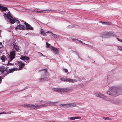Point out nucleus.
Masks as SVG:
<instances>
[{
    "label": "nucleus",
    "instance_id": "20e7f679",
    "mask_svg": "<svg viewBox=\"0 0 122 122\" xmlns=\"http://www.w3.org/2000/svg\"><path fill=\"white\" fill-rule=\"evenodd\" d=\"M24 106L25 107L30 108L33 109L38 108L41 107V105L36 104H24Z\"/></svg>",
    "mask_w": 122,
    "mask_h": 122
},
{
    "label": "nucleus",
    "instance_id": "1a4fd4ad",
    "mask_svg": "<svg viewBox=\"0 0 122 122\" xmlns=\"http://www.w3.org/2000/svg\"><path fill=\"white\" fill-rule=\"evenodd\" d=\"M6 71L5 70V69L3 66L0 67V71L2 73V75L3 76L5 77L6 76L5 75V72Z\"/></svg>",
    "mask_w": 122,
    "mask_h": 122
},
{
    "label": "nucleus",
    "instance_id": "a211bd4d",
    "mask_svg": "<svg viewBox=\"0 0 122 122\" xmlns=\"http://www.w3.org/2000/svg\"><path fill=\"white\" fill-rule=\"evenodd\" d=\"M20 59L24 61H28L29 59L28 57L24 56H21L20 57Z\"/></svg>",
    "mask_w": 122,
    "mask_h": 122
},
{
    "label": "nucleus",
    "instance_id": "cd10ccee",
    "mask_svg": "<svg viewBox=\"0 0 122 122\" xmlns=\"http://www.w3.org/2000/svg\"><path fill=\"white\" fill-rule=\"evenodd\" d=\"M6 57L5 56L3 55L1 57V60L3 62H4L5 61Z\"/></svg>",
    "mask_w": 122,
    "mask_h": 122
},
{
    "label": "nucleus",
    "instance_id": "de8ad7c7",
    "mask_svg": "<svg viewBox=\"0 0 122 122\" xmlns=\"http://www.w3.org/2000/svg\"><path fill=\"white\" fill-rule=\"evenodd\" d=\"M79 42H80V43H82V41H80V40H79Z\"/></svg>",
    "mask_w": 122,
    "mask_h": 122
},
{
    "label": "nucleus",
    "instance_id": "5701e85b",
    "mask_svg": "<svg viewBox=\"0 0 122 122\" xmlns=\"http://www.w3.org/2000/svg\"><path fill=\"white\" fill-rule=\"evenodd\" d=\"M113 77L112 76H107V81L113 80Z\"/></svg>",
    "mask_w": 122,
    "mask_h": 122
},
{
    "label": "nucleus",
    "instance_id": "c756f323",
    "mask_svg": "<svg viewBox=\"0 0 122 122\" xmlns=\"http://www.w3.org/2000/svg\"><path fill=\"white\" fill-rule=\"evenodd\" d=\"M11 61H10V60H8V63L7 64V65H11V66L13 65H14L13 64L9 63L10 62H11Z\"/></svg>",
    "mask_w": 122,
    "mask_h": 122
},
{
    "label": "nucleus",
    "instance_id": "f3484780",
    "mask_svg": "<svg viewBox=\"0 0 122 122\" xmlns=\"http://www.w3.org/2000/svg\"><path fill=\"white\" fill-rule=\"evenodd\" d=\"M15 68H14L13 69H11L9 70V71H6L5 72V76H6L7 74L9 73H11L13 72L15 70Z\"/></svg>",
    "mask_w": 122,
    "mask_h": 122
},
{
    "label": "nucleus",
    "instance_id": "f257e3e1",
    "mask_svg": "<svg viewBox=\"0 0 122 122\" xmlns=\"http://www.w3.org/2000/svg\"><path fill=\"white\" fill-rule=\"evenodd\" d=\"M119 88L118 87H113L110 88L106 92L108 95L113 96H116L119 95Z\"/></svg>",
    "mask_w": 122,
    "mask_h": 122
},
{
    "label": "nucleus",
    "instance_id": "58836bf2",
    "mask_svg": "<svg viewBox=\"0 0 122 122\" xmlns=\"http://www.w3.org/2000/svg\"><path fill=\"white\" fill-rule=\"evenodd\" d=\"M71 40H73L74 41H76L77 40L76 39H74V38H72V37H71Z\"/></svg>",
    "mask_w": 122,
    "mask_h": 122
},
{
    "label": "nucleus",
    "instance_id": "4c0bfd02",
    "mask_svg": "<svg viewBox=\"0 0 122 122\" xmlns=\"http://www.w3.org/2000/svg\"><path fill=\"white\" fill-rule=\"evenodd\" d=\"M78 79L79 81H81L82 79V78L81 77H80L78 78Z\"/></svg>",
    "mask_w": 122,
    "mask_h": 122
},
{
    "label": "nucleus",
    "instance_id": "4468645a",
    "mask_svg": "<svg viewBox=\"0 0 122 122\" xmlns=\"http://www.w3.org/2000/svg\"><path fill=\"white\" fill-rule=\"evenodd\" d=\"M10 21V23L11 24H13L15 23V22H19V21L17 20V19H14L13 17V18H11L8 19Z\"/></svg>",
    "mask_w": 122,
    "mask_h": 122
},
{
    "label": "nucleus",
    "instance_id": "9b49d317",
    "mask_svg": "<svg viewBox=\"0 0 122 122\" xmlns=\"http://www.w3.org/2000/svg\"><path fill=\"white\" fill-rule=\"evenodd\" d=\"M3 16L4 17L5 19H8L10 17L13 18V17L10 14L9 12L7 14H6V13H4Z\"/></svg>",
    "mask_w": 122,
    "mask_h": 122
},
{
    "label": "nucleus",
    "instance_id": "c9c22d12",
    "mask_svg": "<svg viewBox=\"0 0 122 122\" xmlns=\"http://www.w3.org/2000/svg\"><path fill=\"white\" fill-rule=\"evenodd\" d=\"M63 70L66 73L68 72V70L66 69H63Z\"/></svg>",
    "mask_w": 122,
    "mask_h": 122
},
{
    "label": "nucleus",
    "instance_id": "603ef678",
    "mask_svg": "<svg viewBox=\"0 0 122 122\" xmlns=\"http://www.w3.org/2000/svg\"><path fill=\"white\" fill-rule=\"evenodd\" d=\"M44 12L45 13H46V12Z\"/></svg>",
    "mask_w": 122,
    "mask_h": 122
},
{
    "label": "nucleus",
    "instance_id": "72a5a7b5",
    "mask_svg": "<svg viewBox=\"0 0 122 122\" xmlns=\"http://www.w3.org/2000/svg\"><path fill=\"white\" fill-rule=\"evenodd\" d=\"M46 47L47 48H48L51 47L50 45L48 43L46 42Z\"/></svg>",
    "mask_w": 122,
    "mask_h": 122
},
{
    "label": "nucleus",
    "instance_id": "49530a36",
    "mask_svg": "<svg viewBox=\"0 0 122 122\" xmlns=\"http://www.w3.org/2000/svg\"><path fill=\"white\" fill-rule=\"evenodd\" d=\"M51 32H50V31H48L46 32V33H51Z\"/></svg>",
    "mask_w": 122,
    "mask_h": 122
},
{
    "label": "nucleus",
    "instance_id": "4be33fe9",
    "mask_svg": "<svg viewBox=\"0 0 122 122\" xmlns=\"http://www.w3.org/2000/svg\"><path fill=\"white\" fill-rule=\"evenodd\" d=\"M81 117H71L70 118V120H74L76 119H80Z\"/></svg>",
    "mask_w": 122,
    "mask_h": 122
},
{
    "label": "nucleus",
    "instance_id": "09e8293b",
    "mask_svg": "<svg viewBox=\"0 0 122 122\" xmlns=\"http://www.w3.org/2000/svg\"><path fill=\"white\" fill-rule=\"evenodd\" d=\"M76 53L77 54V55L78 56V57L79 58V55H78V53Z\"/></svg>",
    "mask_w": 122,
    "mask_h": 122
},
{
    "label": "nucleus",
    "instance_id": "473e14b6",
    "mask_svg": "<svg viewBox=\"0 0 122 122\" xmlns=\"http://www.w3.org/2000/svg\"><path fill=\"white\" fill-rule=\"evenodd\" d=\"M103 119H105V120H111V119L110 118H109L108 117H104L103 118Z\"/></svg>",
    "mask_w": 122,
    "mask_h": 122
},
{
    "label": "nucleus",
    "instance_id": "c85d7f7f",
    "mask_svg": "<svg viewBox=\"0 0 122 122\" xmlns=\"http://www.w3.org/2000/svg\"><path fill=\"white\" fill-rule=\"evenodd\" d=\"M41 34H43L44 36H47L46 34L44 32L42 29L41 31Z\"/></svg>",
    "mask_w": 122,
    "mask_h": 122
},
{
    "label": "nucleus",
    "instance_id": "8fccbe9b",
    "mask_svg": "<svg viewBox=\"0 0 122 122\" xmlns=\"http://www.w3.org/2000/svg\"><path fill=\"white\" fill-rule=\"evenodd\" d=\"M51 122H56L55 121H51Z\"/></svg>",
    "mask_w": 122,
    "mask_h": 122
},
{
    "label": "nucleus",
    "instance_id": "e433bc0d",
    "mask_svg": "<svg viewBox=\"0 0 122 122\" xmlns=\"http://www.w3.org/2000/svg\"><path fill=\"white\" fill-rule=\"evenodd\" d=\"M118 49L120 51H122V46H119Z\"/></svg>",
    "mask_w": 122,
    "mask_h": 122
},
{
    "label": "nucleus",
    "instance_id": "2eb2a0df",
    "mask_svg": "<svg viewBox=\"0 0 122 122\" xmlns=\"http://www.w3.org/2000/svg\"><path fill=\"white\" fill-rule=\"evenodd\" d=\"M51 49L52 50L55 54H57L58 53V50L57 48H55L53 46H51Z\"/></svg>",
    "mask_w": 122,
    "mask_h": 122
},
{
    "label": "nucleus",
    "instance_id": "6ab92c4d",
    "mask_svg": "<svg viewBox=\"0 0 122 122\" xmlns=\"http://www.w3.org/2000/svg\"><path fill=\"white\" fill-rule=\"evenodd\" d=\"M69 103L66 104H62L60 106L61 107H64L67 108L70 107Z\"/></svg>",
    "mask_w": 122,
    "mask_h": 122
},
{
    "label": "nucleus",
    "instance_id": "39448f33",
    "mask_svg": "<svg viewBox=\"0 0 122 122\" xmlns=\"http://www.w3.org/2000/svg\"><path fill=\"white\" fill-rule=\"evenodd\" d=\"M111 103L115 104H118L120 103L121 102V101L113 97H111L110 99L108 98V100Z\"/></svg>",
    "mask_w": 122,
    "mask_h": 122
},
{
    "label": "nucleus",
    "instance_id": "ddd939ff",
    "mask_svg": "<svg viewBox=\"0 0 122 122\" xmlns=\"http://www.w3.org/2000/svg\"><path fill=\"white\" fill-rule=\"evenodd\" d=\"M24 23L26 25L27 30L29 29L30 30H32L33 29V28L30 24L26 23V22H25Z\"/></svg>",
    "mask_w": 122,
    "mask_h": 122
},
{
    "label": "nucleus",
    "instance_id": "dca6fc26",
    "mask_svg": "<svg viewBox=\"0 0 122 122\" xmlns=\"http://www.w3.org/2000/svg\"><path fill=\"white\" fill-rule=\"evenodd\" d=\"M18 63L20 67L19 68L20 70L22 69V68L25 65V64L22 63L21 61H18Z\"/></svg>",
    "mask_w": 122,
    "mask_h": 122
},
{
    "label": "nucleus",
    "instance_id": "ea45409f",
    "mask_svg": "<svg viewBox=\"0 0 122 122\" xmlns=\"http://www.w3.org/2000/svg\"><path fill=\"white\" fill-rule=\"evenodd\" d=\"M117 39L118 41L121 42H122V40H121L120 39H119L118 38H117Z\"/></svg>",
    "mask_w": 122,
    "mask_h": 122
},
{
    "label": "nucleus",
    "instance_id": "6e6552de",
    "mask_svg": "<svg viewBox=\"0 0 122 122\" xmlns=\"http://www.w3.org/2000/svg\"><path fill=\"white\" fill-rule=\"evenodd\" d=\"M15 52H16L14 51H12L10 52V61H11L15 58Z\"/></svg>",
    "mask_w": 122,
    "mask_h": 122
},
{
    "label": "nucleus",
    "instance_id": "412c9836",
    "mask_svg": "<svg viewBox=\"0 0 122 122\" xmlns=\"http://www.w3.org/2000/svg\"><path fill=\"white\" fill-rule=\"evenodd\" d=\"M14 45V47L15 49V50L18 51L19 50V46L16 45V44L15 43L13 44Z\"/></svg>",
    "mask_w": 122,
    "mask_h": 122
},
{
    "label": "nucleus",
    "instance_id": "2f4dec72",
    "mask_svg": "<svg viewBox=\"0 0 122 122\" xmlns=\"http://www.w3.org/2000/svg\"><path fill=\"white\" fill-rule=\"evenodd\" d=\"M38 55L40 56H43V57H46V56H45L42 53H41L39 52H38Z\"/></svg>",
    "mask_w": 122,
    "mask_h": 122
},
{
    "label": "nucleus",
    "instance_id": "7ed1b4c3",
    "mask_svg": "<svg viewBox=\"0 0 122 122\" xmlns=\"http://www.w3.org/2000/svg\"><path fill=\"white\" fill-rule=\"evenodd\" d=\"M95 96L97 97H99L100 98L106 101L108 100V98L104 94L98 92H96L94 93Z\"/></svg>",
    "mask_w": 122,
    "mask_h": 122
},
{
    "label": "nucleus",
    "instance_id": "f704fd0d",
    "mask_svg": "<svg viewBox=\"0 0 122 122\" xmlns=\"http://www.w3.org/2000/svg\"><path fill=\"white\" fill-rule=\"evenodd\" d=\"M101 22L102 23H104L105 24H106V25H109L111 23H109L108 22Z\"/></svg>",
    "mask_w": 122,
    "mask_h": 122
},
{
    "label": "nucleus",
    "instance_id": "79ce46f5",
    "mask_svg": "<svg viewBox=\"0 0 122 122\" xmlns=\"http://www.w3.org/2000/svg\"><path fill=\"white\" fill-rule=\"evenodd\" d=\"M2 77L1 76L0 77V84L2 82Z\"/></svg>",
    "mask_w": 122,
    "mask_h": 122
},
{
    "label": "nucleus",
    "instance_id": "9d476101",
    "mask_svg": "<svg viewBox=\"0 0 122 122\" xmlns=\"http://www.w3.org/2000/svg\"><path fill=\"white\" fill-rule=\"evenodd\" d=\"M25 26L23 25L19 24L15 27V29L16 30H23L25 29Z\"/></svg>",
    "mask_w": 122,
    "mask_h": 122
},
{
    "label": "nucleus",
    "instance_id": "37998d69",
    "mask_svg": "<svg viewBox=\"0 0 122 122\" xmlns=\"http://www.w3.org/2000/svg\"><path fill=\"white\" fill-rule=\"evenodd\" d=\"M43 10L44 11H49L51 10H49V9H47L46 10Z\"/></svg>",
    "mask_w": 122,
    "mask_h": 122
},
{
    "label": "nucleus",
    "instance_id": "c03bdc74",
    "mask_svg": "<svg viewBox=\"0 0 122 122\" xmlns=\"http://www.w3.org/2000/svg\"><path fill=\"white\" fill-rule=\"evenodd\" d=\"M36 11V12H37L38 13H41L42 12H43V11Z\"/></svg>",
    "mask_w": 122,
    "mask_h": 122
},
{
    "label": "nucleus",
    "instance_id": "a878e982",
    "mask_svg": "<svg viewBox=\"0 0 122 122\" xmlns=\"http://www.w3.org/2000/svg\"><path fill=\"white\" fill-rule=\"evenodd\" d=\"M13 113V112L11 111H9V112H2L0 113V115L1 114H10L12 113Z\"/></svg>",
    "mask_w": 122,
    "mask_h": 122
},
{
    "label": "nucleus",
    "instance_id": "a19ab883",
    "mask_svg": "<svg viewBox=\"0 0 122 122\" xmlns=\"http://www.w3.org/2000/svg\"><path fill=\"white\" fill-rule=\"evenodd\" d=\"M3 46L1 42H0V48H1Z\"/></svg>",
    "mask_w": 122,
    "mask_h": 122
},
{
    "label": "nucleus",
    "instance_id": "0eeeda50",
    "mask_svg": "<svg viewBox=\"0 0 122 122\" xmlns=\"http://www.w3.org/2000/svg\"><path fill=\"white\" fill-rule=\"evenodd\" d=\"M53 89L55 91L58 92H65L67 91L66 89L65 88H54Z\"/></svg>",
    "mask_w": 122,
    "mask_h": 122
},
{
    "label": "nucleus",
    "instance_id": "bb28decb",
    "mask_svg": "<svg viewBox=\"0 0 122 122\" xmlns=\"http://www.w3.org/2000/svg\"><path fill=\"white\" fill-rule=\"evenodd\" d=\"M42 78H41L40 79V81L41 82L45 80H46L47 79L46 77H44L43 78V77H41Z\"/></svg>",
    "mask_w": 122,
    "mask_h": 122
},
{
    "label": "nucleus",
    "instance_id": "423d86ee",
    "mask_svg": "<svg viewBox=\"0 0 122 122\" xmlns=\"http://www.w3.org/2000/svg\"><path fill=\"white\" fill-rule=\"evenodd\" d=\"M61 79L62 81L72 83L76 82L77 81V80L69 79L66 77H63L61 78Z\"/></svg>",
    "mask_w": 122,
    "mask_h": 122
},
{
    "label": "nucleus",
    "instance_id": "f03ea898",
    "mask_svg": "<svg viewBox=\"0 0 122 122\" xmlns=\"http://www.w3.org/2000/svg\"><path fill=\"white\" fill-rule=\"evenodd\" d=\"M117 35L114 32H105L101 34L100 36L102 38L109 37L111 36L115 37Z\"/></svg>",
    "mask_w": 122,
    "mask_h": 122
},
{
    "label": "nucleus",
    "instance_id": "aec40b11",
    "mask_svg": "<svg viewBox=\"0 0 122 122\" xmlns=\"http://www.w3.org/2000/svg\"><path fill=\"white\" fill-rule=\"evenodd\" d=\"M0 9L1 10V11H6L8 10V9L6 7H4L2 6H1L0 5Z\"/></svg>",
    "mask_w": 122,
    "mask_h": 122
},
{
    "label": "nucleus",
    "instance_id": "b1692460",
    "mask_svg": "<svg viewBox=\"0 0 122 122\" xmlns=\"http://www.w3.org/2000/svg\"><path fill=\"white\" fill-rule=\"evenodd\" d=\"M39 72L41 71L42 73L44 74L45 75H46V74H47V71L46 69H43L39 70Z\"/></svg>",
    "mask_w": 122,
    "mask_h": 122
},
{
    "label": "nucleus",
    "instance_id": "f8f14e48",
    "mask_svg": "<svg viewBox=\"0 0 122 122\" xmlns=\"http://www.w3.org/2000/svg\"><path fill=\"white\" fill-rule=\"evenodd\" d=\"M53 104L52 102L51 101L48 102L47 103L45 104H43L41 105V107H45L49 105H51Z\"/></svg>",
    "mask_w": 122,
    "mask_h": 122
},
{
    "label": "nucleus",
    "instance_id": "3c124183",
    "mask_svg": "<svg viewBox=\"0 0 122 122\" xmlns=\"http://www.w3.org/2000/svg\"><path fill=\"white\" fill-rule=\"evenodd\" d=\"M51 122V121H49V122Z\"/></svg>",
    "mask_w": 122,
    "mask_h": 122
},
{
    "label": "nucleus",
    "instance_id": "393cba45",
    "mask_svg": "<svg viewBox=\"0 0 122 122\" xmlns=\"http://www.w3.org/2000/svg\"><path fill=\"white\" fill-rule=\"evenodd\" d=\"M70 107H73L76 106V104L74 103H69Z\"/></svg>",
    "mask_w": 122,
    "mask_h": 122
},
{
    "label": "nucleus",
    "instance_id": "a18cd8bd",
    "mask_svg": "<svg viewBox=\"0 0 122 122\" xmlns=\"http://www.w3.org/2000/svg\"><path fill=\"white\" fill-rule=\"evenodd\" d=\"M31 10L32 12H33V11H36L35 10Z\"/></svg>",
    "mask_w": 122,
    "mask_h": 122
},
{
    "label": "nucleus",
    "instance_id": "7c9ffc66",
    "mask_svg": "<svg viewBox=\"0 0 122 122\" xmlns=\"http://www.w3.org/2000/svg\"><path fill=\"white\" fill-rule=\"evenodd\" d=\"M52 34V36L53 37L55 38H57V35L55 34L52 33V32H51Z\"/></svg>",
    "mask_w": 122,
    "mask_h": 122
}]
</instances>
